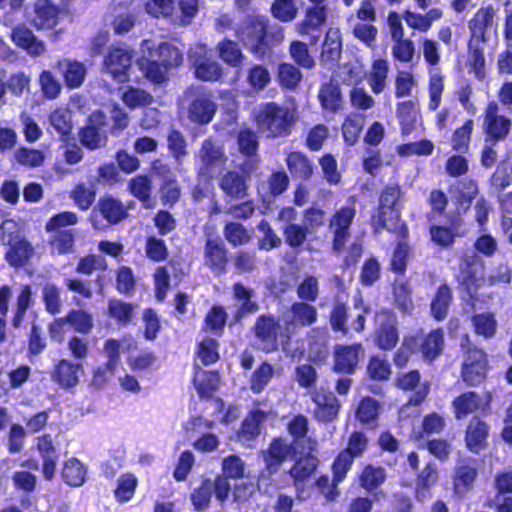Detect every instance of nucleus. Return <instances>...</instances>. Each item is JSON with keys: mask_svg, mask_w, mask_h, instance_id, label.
I'll use <instances>...</instances> for the list:
<instances>
[{"mask_svg": "<svg viewBox=\"0 0 512 512\" xmlns=\"http://www.w3.org/2000/svg\"><path fill=\"white\" fill-rule=\"evenodd\" d=\"M379 328L376 332V343L383 350H391L399 340L397 316L387 310L376 316Z\"/></svg>", "mask_w": 512, "mask_h": 512, "instance_id": "nucleus-14", "label": "nucleus"}, {"mask_svg": "<svg viewBox=\"0 0 512 512\" xmlns=\"http://www.w3.org/2000/svg\"><path fill=\"white\" fill-rule=\"evenodd\" d=\"M396 113L401 124L402 133L409 134L413 130V125L416 121L414 103L412 101L398 103Z\"/></svg>", "mask_w": 512, "mask_h": 512, "instance_id": "nucleus-57", "label": "nucleus"}, {"mask_svg": "<svg viewBox=\"0 0 512 512\" xmlns=\"http://www.w3.org/2000/svg\"><path fill=\"white\" fill-rule=\"evenodd\" d=\"M213 486L212 480L205 479L198 488L193 490L190 498L196 511L201 512L209 507L213 494Z\"/></svg>", "mask_w": 512, "mask_h": 512, "instance_id": "nucleus-50", "label": "nucleus"}, {"mask_svg": "<svg viewBox=\"0 0 512 512\" xmlns=\"http://www.w3.org/2000/svg\"><path fill=\"white\" fill-rule=\"evenodd\" d=\"M385 480L386 472L384 468L371 464L364 467L360 476L361 486L369 492L376 490Z\"/></svg>", "mask_w": 512, "mask_h": 512, "instance_id": "nucleus-46", "label": "nucleus"}, {"mask_svg": "<svg viewBox=\"0 0 512 512\" xmlns=\"http://www.w3.org/2000/svg\"><path fill=\"white\" fill-rule=\"evenodd\" d=\"M487 374V357L483 350L469 347L462 365L463 381L469 386L480 384Z\"/></svg>", "mask_w": 512, "mask_h": 512, "instance_id": "nucleus-9", "label": "nucleus"}, {"mask_svg": "<svg viewBox=\"0 0 512 512\" xmlns=\"http://www.w3.org/2000/svg\"><path fill=\"white\" fill-rule=\"evenodd\" d=\"M199 173L206 177H214L226 164L228 158L223 147L212 139L203 141L198 152Z\"/></svg>", "mask_w": 512, "mask_h": 512, "instance_id": "nucleus-7", "label": "nucleus"}, {"mask_svg": "<svg viewBox=\"0 0 512 512\" xmlns=\"http://www.w3.org/2000/svg\"><path fill=\"white\" fill-rule=\"evenodd\" d=\"M0 239L9 246L5 259L13 267H22L33 254V246L25 238L20 224L12 218H4L0 224Z\"/></svg>", "mask_w": 512, "mask_h": 512, "instance_id": "nucleus-1", "label": "nucleus"}, {"mask_svg": "<svg viewBox=\"0 0 512 512\" xmlns=\"http://www.w3.org/2000/svg\"><path fill=\"white\" fill-rule=\"evenodd\" d=\"M438 479V473L435 466L427 464L423 471L418 475L416 482V497L419 501H425L430 497V489L435 485Z\"/></svg>", "mask_w": 512, "mask_h": 512, "instance_id": "nucleus-40", "label": "nucleus"}, {"mask_svg": "<svg viewBox=\"0 0 512 512\" xmlns=\"http://www.w3.org/2000/svg\"><path fill=\"white\" fill-rule=\"evenodd\" d=\"M291 324L311 326L317 320V309L306 302H295L290 308Z\"/></svg>", "mask_w": 512, "mask_h": 512, "instance_id": "nucleus-36", "label": "nucleus"}, {"mask_svg": "<svg viewBox=\"0 0 512 512\" xmlns=\"http://www.w3.org/2000/svg\"><path fill=\"white\" fill-rule=\"evenodd\" d=\"M154 55L167 69L180 65L183 60L182 53L168 43H161Z\"/></svg>", "mask_w": 512, "mask_h": 512, "instance_id": "nucleus-58", "label": "nucleus"}, {"mask_svg": "<svg viewBox=\"0 0 512 512\" xmlns=\"http://www.w3.org/2000/svg\"><path fill=\"white\" fill-rule=\"evenodd\" d=\"M220 376L217 372L197 371L194 385L201 397H210L218 388Z\"/></svg>", "mask_w": 512, "mask_h": 512, "instance_id": "nucleus-45", "label": "nucleus"}, {"mask_svg": "<svg viewBox=\"0 0 512 512\" xmlns=\"http://www.w3.org/2000/svg\"><path fill=\"white\" fill-rule=\"evenodd\" d=\"M58 10L50 0H37L34 5L33 25L38 29H51L57 24Z\"/></svg>", "mask_w": 512, "mask_h": 512, "instance_id": "nucleus-25", "label": "nucleus"}, {"mask_svg": "<svg viewBox=\"0 0 512 512\" xmlns=\"http://www.w3.org/2000/svg\"><path fill=\"white\" fill-rule=\"evenodd\" d=\"M50 125L61 135H68L71 132V114L67 109L59 108L49 116Z\"/></svg>", "mask_w": 512, "mask_h": 512, "instance_id": "nucleus-64", "label": "nucleus"}, {"mask_svg": "<svg viewBox=\"0 0 512 512\" xmlns=\"http://www.w3.org/2000/svg\"><path fill=\"white\" fill-rule=\"evenodd\" d=\"M356 215L354 205L341 207L329 222V231L332 234V249L340 253L350 238V227Z\"/></svg>", "mask_w": 512, "mask_h": 512, "instance_id": "nucleus-6", "label": "nucleus"}, {"mask_svg": "<svg viewBox=\"0 0 512 512\" xmlns=\"http://www.w3.org/2000/svg\"><path fill=\"white\" fill-rule=\"evenodd\" d=\"M318 98L323 109L327 111L336 112L341 108L342 96L337 83L329 82L322 85Z\"/></svg>", "mask_w": 512, "mask_h": 512, "instance_id": "nucleus-35", "label": "nucleus"}, {"mask_svg": "<svg viewBox=\"0 0 512 512\" xmlns=\"http://www.w3.org/2000/svg\"><path fill=\"white\" fill-rule=\"evenodd\" d=\"M104 117L100 112H95L80 132L81 143L90 150H95L106 145L107 136L103 126Z\"/></svg>", "mask_w": 512, "mask_h": 512, "instance_id": "nucleus-15", "label": "nucleus"}, {"mask_svg": "<svg viewBox=\"0 0 512 512\" xmlns=\"http://www.w3.org/2000/svg\"><path fill=\"white\" fill-rule=\"evenodd\" d=\"M486 41L469 40L468 65L474 72L476 78L483 79L485 76L484 45Z\"/></svg>", "mask_w": 512, "mask_h": 512, "instance_id": "nucleus-34", "label": "nucleus"}, {"mask_svg": "<svg viewBox=\"0 0 512 512\" xmlns=\"http://www.w3.org/2000/svg\"><path fill=\"white\" fill-rule=\"evenodd\" d=\"M494 10L492 7L481 8L469 22L471 40L486 41V30L492 26Z\"/></svg>", "mask_w": 512, "mask_h": 512, "instance_id": "nucleus-28", "label": "nucleus"}, {"mask_svg": "<svg viewBox=\"0 0 512 512\" xmlns=\"http://www.w3.org/2000/svg\"><path fill=\"white\" fill-rule=\"evenodd\" d=\"M65 318L67 324L80 334H89L93 329L92 315L84 310H71Z\"/></svg>", "mask_w": 512, "mask_h": 512, "instance_id": "nucleus-52", "label": "nucleus"}, {"mask_svg": "<svg viewBox=\"0 0 512 512\" xmlns=\"http://www.w3.org/2000/svg\"><path fill=\"white\" fill-rule=\"evenodd\" d=\"M511 128V121L499 113V106L495 102L488 104L485 111L484 130L487 142H497L506 138Z\"/></svg>", "mask_w": 512, "mask_h": 512, "instance_id": "nucleus-13", "label": "nucleus"}, {"mask_svg": "<svg viewBox=\"0 0 512 512\" xmlns=\"http://www.w3.org/2000/svg\"><path fill=\"white\" fill-rule=\"evenodd\" d=\"M291 58L302 68L312 69L315 67V60L310 54L307 44L301 41H292L289 47Z\"/></svg>", "mask_w": 512, "mask_h": 512, "instance_id": "nucleus-54", "label": "nucleus"}, {"mask_svg": "<svg viewBox=\"0 0 512 512\" xmlns=\"http://www.w3.org/2000/svg\"><path fill=\"white\" fill-rule=\"evenodd\" d=\"M130 193L143 203L150 200L152 182L147 176L138 175L129 182Z\"/></svg>", "mask_w": 512, "mask_h": 512, "instance_id": "nucleus-60", "label": "nucleus"}, {"mask_svg": "<svg viewBox=\"0 0 512 512\" xmlns=\"http://www.w3.org/2000/svg\"><path fill=\"white\" fill-rule=\"evenodd\" d=\"M364 356L365 350L361 344L336 345L333 350V370L336 373L352 375Z\"/></svg>", "mask_w": 512, "mask_h": 512, "instance_id": "nucleus-11", "label": "nucleus"}, {"mask_svg": "<svg viewBox=\"0 0 512 512\" xmlns=\"http://www.w3.org/2000/svg\"><path fill=\"white\" fill-rule=\"evenodd\" d=\"M273 376V368L268 363H262L257 368L250 380V388L254 393H260L268 385Z\"/></svg>", "mask_w": 512, "mask_h": 512, "instance_id": "nucleus-62", "label": "nucleus"}, {"mask_svg": "<svg viewBox=\"0 0 512 512\" xmlns=\"http://www.w3.org/2000/svg\"><path fill=\"white\" fill-rule=\"evenodd\" d=\"M280 329V323L274 315H260L256 319L253 331L263 351L277 350Z\"/></svg>", "mask_w": 512, "mask_h": 512, "instance_id": "nucleus-12", "label": "nucleus"}, {"mask_svg": "<svg viewBox=\"0 0 512 512\" xmlns=\"http://www.w3.org/2000/svg\"><path fill=\"white\" fill-rule=\"evenodd\" d=\"M194 74L197 79L203 81H216L222 75V68L217 61L209 58L202 64L194 67Z\"/></svg>", "mask_w": 512, "mask_h": 512, "instance_id": "nucleus-63", "label": "nucleus"}, {"mask_svg": "<svg viewBox=\"0 0 512 512\" xmlns=\"http://www.w3.org/2000/svg\"><path fill=\"white\" fill-rule=\"evenodd\" d=\"M99 213L110 225H116L127 218L128 208L117 198L111 195L101 197L95 208L93 215Z\"/></svg>", "mask_w": 512, "mask_h": 512, "instance_id": "nucleus-19", "label": "nucleus"}, {"mask_svg": "<svg viewBox=\"0 0 512 512\" xmlns=\"http://www.w3.org/2000/svg\"><path fill=\"white\" fill-rule=\"evenodd\" d=\"M182 107L187 109L192 122L207 124L212 121L217 105L204 88L190 87L183 94Z\"/></svg>", "mask_w": 512, "mask_h": 512, "instance_id": "nucleus-4", "label": "nucleus"}, {"mask_svg": "<svg viewBox=\"0 0 512 512\" xmlns=\"http://www.w3.org/2000/svg\"><path fill=\"white\" fill-rule=\"evenodd\" d=\"M474 331L477 335L490 339L494 337L497 330V320L490 312L475 314L471 318Z\"/></svg>", "mask_w": 512, "mask_h": 512, "instance_id": "nucleus-44", "label": "nucleus"}, {"mask_svg": "<svg viewBox=\"0 0 512 512\" xmlns=\"http://www.w3.org/2000/svg\"><path fill=\"white\" fill-rule=\"evenodd\" d=\"M315 404L314 418L318 422L329 423L334 421L339 413V400L332 392L316 391L312 395Z\"/></svg>", "mask_w": 512, "mask_h": 512, "instance_id": "nucleus-17", "label": "nucleus"}, {"mask_svg": "<svg viewBox=\"0 0 512 512\" xmlns=\"http://www.w3.org/2000/svg\"><path fill=\"white\" fill-rule=\"evenodd\" d=\"M401 189L397 185L387 186L381 193L377 215L372 218V225L379 229L392 230L397 226L398 212L395 209L400 198Z\"/></svg>", "mask_w": 512, "mask_h": 512, "instance_id": "nucleus-5", "label": "nucleus"}, {"mask_svg": "<svg viewBox=\"0 0 512 512\" xmlns=\"http://www.w3.org/2000/svg\"><path fill=\"white\" fill-rule=\"evenodd\" d=\"M452 299L451 289L446 284H442L431 303V313L436 320L440 321L446 318Z\"/></svg>", "mask_w": 512, "mask_h": 512, "instance_id": "nucleus-38", "label": "nucleus"}, {"mask_svg": "<svg viewBox=\"0 0 512 512\" xmlns=\"http://www.w3.org/2000/svg\"><path fill=\"white\" fill-rule=\"evenodd\" d=\"M223 235L232 246H241L250 242L251 236L247 229L240 223L229 222L223 229Z\"/></svg>", "mask_w": 512, "mask_h": 512, "instance_id": "nucleus-53", "label": "nucleus"}, {"mask_svg": "<svg viewBox=\"0 0 512 512\" xmlns=\"http://www.w3.org/2000/svg\"><path fill=\"white\" fill-rule=\"evenodd\" d=\"M286 164L294 177L307 180L313 174V163L301 152H291L288 154Z\"/></svg>", "mask_w": 512, "mask_h": 512, "instance_id": "nucleus-31", "label": "nucleus"}, {"mask_svg": "<svg viewBox=\"0 0 512 512\" xmlns=\"http://www.w3.org/2000/svg\"><path fill=\"white\" fill-rule=\"evenodd\" d=\"M258 127L271 137H284L290 134L296 122L295 111L274 102L260 106L256 115Z\"/></svg>", "mask_w": 512, "mask_h": 512, "instance_id": "nucleus-2", "label": "nucleus"}, {"mask_svg": "<svg viewBox=\"0 0 512 512\" xmlns=\"http://www.w3.org/2000/svg\"><path fill=\"white\" fill-rule=\"evenodd\" d=\"M342 50V43L337 30H329L326 34L320 59L323 63L336 62L339 60Z\"/></svg>", "mask_w": 512, "mask_h": 512, "instance_id": "nucleus-42", "label": "nucleus"}, {"mask_svg": "<svg viewBox=\"0 0 512 512\" xmlns=\"http://www.w3.org/2000/svg\"><path fill=\"white\" fill-rule=\"evenodd\" d=\"M485 281L483 260L475 253L466 255L460 266L459 282L461 285L470 296H473Z\"/></svg>", "mask_w": 512, "mask_h": 512, "instance_id": "nucleus-8", "label": "nucleus"}, {"mask_svg": "<svg viewBox=\"0 0 512 512\" xmlns=\"http://www.w3.org/2000/svg\"><path fill=\"white\" fill-rule=\"evenodd\" d=\"M488 435V426L478 418H473L467 428L466 443L472 452H479L484 448Z\"/></svg>", "mask_w": 512, "mask_h": 512, "instance_id": "nucleus-29", "label": "nucleus"}, {"mask_svg": "<svg viewBox=\"0 0 512 512\" xmlns=\"http://www.w3.org/2000/svg\"><path fill=\"white\" fill-rule=\"evenodd\" d=\"M220 59L233 68L244 65L246 56L240 50L238 44L230 39H224L217 45Z\"/></svg>", "mask_w": 512, "mask_h": 512, "instance_id": "nucleus-30", "label": "nucleus"}, {"mask_svg": "<svg viewBox=\"0 0 512 512\" xmlns=\"http://www.w3.org/2000/svg\"><path fill=\"white\" fill-rule=\"evenodd\" d=\"M444 90V76L440 70L433 68L429 72V103L430 110L435 111L441 103V97Z\"/></svg>", "mask_w": 512, "mask_h": 512, "instance_id": "nucleus-47", "label": "nucleus"}, {"mask_svg": "<svg viewBox=\"0 0 512 512\" xmlns=\"http://www.w3.org/2000/svg\"><path fill=\"white\" fill-rule=\"evenodd\" d=\"M11 38L13 42L25 49L31 55H40L45 47L42 41L38 40L33 32L25 26H17L12 30Z\"/></svg>", "mask_w": 512, "mask_h": 512, "instance_id": "nucleus-26", "label": "nucleus"}, {"mask_svg": "<svg viewBox=\"0 0 512 512\" xmlns=\"http://www.w3.org/2000/svg\"><path fill=\"white\" fill-rule=\"evenodd\" d=\"M444 333L437 329L430 332L421 344L423 356L426 359L433 360L443 349Z\"/></svg>", "mask_w": 512, "mask_h": 512, "instance_id": "nucleus-51", "label": "nucleus"}, {"mask_svg": "<svg viewBox=\"0 0 512 512\" xmlns=\"http://www.w3.org/2000/svg\"><path fill=\"white\" fill-rule=\"evenodd\" d=\"M42 298L48 313L55 315L61 311L63 306L61 288L56 284L47 282L42 289Z\"/></svg>", "mask_w": 512, "mask_h": 512, "instance_id": "nucleus-49", "label": "nucleus"}, {"mask_svg": "<svg viewBox=\"0 0 512 512\" xmlns=\"http://www.w3.org/2000/svg\"><path fill=\"white\" fill-rule=\"evenodd\" d=\"M482 406L481 397L475 392H466L453 401L455 417L461 419Z\"/></svg>", "mask_w": 512, "mask_h": 512, "instance_id": "nucleus-41", "label": "nucleus"}, {"mask_svg": "<svg viewBox=\"0 0 512 512\" xmlns=\"http://www.w3.org/2000/svg\"><path fill=\"white\" fill-rule=\"evenodd\" d=\"M477 477L476 460H463L455 470L454 489L457 494L468 492Z\"/></svg>", "mask_w": 512, "mask_h": 512, "instance_id": "nucleus-24", "label": "nucleus"}, {"mask_svg": "<svg viewBox=\"0 0 512 512\" xmlns=\"http://www.w3.org/2000/svg\"><path fill=\"white\" fill-rule=\"evenodd\" d=\"M364 126V117L361 115H351L347 117L342 125V133L345 142L348 145H354Z\"/></svg>", "mask_w": 512, "mask_h": 512, "instance_id": "nucleus-56", "label": "nucleus"}, {"mask_svg": "<svg viewBox=\"0 0 512 512\" xmlns=\"http://www.w3.org/2000/svg\"><path fill=\"white\" fill-rule=\"evenodd\" d=\"M396 385L401 390L414 392L408 401V404L413 406L420 405L427 397L430 389L428 383L421 382V376L417 370L399 374Z\"/></svg>", "mask_w": 512, "mask_h": 512, "instance_id": "nucleus-16", "label": "nucleus"}, {"mask_svg": "<svg viewBox=\"0 0 512 512\" xmlns=\"http://www.w3.org/2000/svg\"><path fill=\"white\" fill-rule=\"evenodd\" d=\"M150 58L139 60V67L145 76L155 83H162L166 80L168 69L155 58L154 53H150Z\"/></svg>", "mask_w": 512, "mask_h": 512, "instance_id": "nucleus-43", "label": "nucleus"}, {"mask_svg": "<svg viewBox=\"0 0 512 512\" xmlns=\"http://www.w3.org/2000/svg\"><path fill=\"white\" fill-rule=\"evenodd\" d=\"M389 72V66L386 60L378 59L372 64L371 70L367 76L368 84L375 94H380L386 87V80Z\"/></svg>", "mask_w": 512, "mask_h": 512, "instance_id": "nucleus-37", "label": "nucleus"}, {"mask_svg": "<svg viewBox=\"0 0 512 512\" xmlns=\"http://www.w3.org/2000/svg\"><path fill=\"white\" fill-rule=\"evenodd\" d=\"M83 374L81 363H73L70 360L62 359L55 365L52 379L61 388L69 389L79 383L80 376Z\"/></svg>", "mask_w": 512, "mask_h": 512, "instance_id": "nucleus-21", "label": "nucleus"}, {"mask_svg": "<svg viewBox=\"0 0 512 512\" xmlns=\"http://www.w3.org/2000/svg\"><path fill=\"white\" fill-rule=\"evenodd\" d=\"M278 80L281 86L293 90L302 80V73L293 64L282 63L278 67Z\"/></svg>", "mask_w": 512, "mask_h": 512, "instance_id": "nucleus-55", "label": "nucleus"}, {"mask_svg": "<svg viewBox=\"0 0 512 512\" xmlns=\"http://www.w3.org/2000/svg\"><path fill=\"white\" fill-rule=\"evenodd\" d=\"M266 416V412L261 409L252 410L242 423L240 438L251 440L257 437L261 432V424L266 420Z\"/></svg>", "mask_w": 512, "mask_h": 512, "instance_id": "nucleus-39", "label": "nucleus"}, {"mask_svg": "<svg viewBox=\"0 0 512 512\" xmlns=\"http://www.w3.org/2000/svg\"><path fill=\"white\" fill-rule=\"evenodd\" d=\"M204 262L216 275L225 273L228 258L224 242L219 238H209L204 247Z\"/></svg>", "mask_w": 512, "mask_h": 512, "instance_id": "nucleus-18", "label": "nucleus"}, {"mask_svg": "<svg viewBox=\"0 0 512 512\" xmlns=\"http://www.w3.org/2000/svg\"><path fill=\"white\" fill-rule=\"evenodd\" d=\"M219 188L229 198L240 200L246 197L248 185L246 177L235 170L226 171L219 178Z\"/></svg>", "mask_w": 512, "mask_h": 512, "instance_id": "nucleus-23", "label": "nucleus"}, {"mask_svg": "<svg viewBox=\"0 0 512 512\" xmlns=\"http://www.w3.org/2000/svg\"><path fill=\"white\" fill-rule=\"evenodd\" d=\"M134 51L127 46H112L104 59V67L115 80L124 82L128 79Z\"/></svg>", "mask_w": 512, "mask_h": 512, "instance_id": "nucleus-10", "label": "nucleus"}, {"mask_svg": "<svg viewBox=\"0 0 512 512\" xmlns=\"http://www.w3.org/2000/svg\"><path fill=\"white\" fill-rule=\"evenodd\" d=\"M96 192L93 187L84 183L78 184L70 194L71 199L83 211L88 210L95 201Z\"/></svg>", "mask_w": 512, "mask_h": 512, "instance_id": "nucleus-59", "label": "nucleus"}, {"mask_svg": "<svg viewBox=\"0 0 512 512\" xmlns=\"http://www.w3.org/2000/svg\"><path fill=\"white\" fill-rule=\"evenodd\" d=\"M233 297L236 300L237 311L235 319L237 321L242 318L255 314L259 310V305L255 301V291L244 286L242 283H235L232 288Z\"/></svg>", "mask_w": 512, "mask_h": 512, "instance_id": "nucleus-22", "label": "nucleus"}, {"mask_svg": "<svg viewBox=\"0 0 512 512\" xmlns=\"http://www.w3.org/2000/svg\"><path fill=\"white\" fill-rule=\"evenodd\" d=\"M326 19L325 8L316 6L309 8L305 18L296 25V30L300 35H309V42L314 45L320 38V28Z\"/></svg>", "mask_w": 512, "mask_h": 512, "instance_id": "nucleus-20", "label": "nucleus"}, {"mask_svg": "<svg viewBox=\"0 0 512 512\" xmlns=\"http://www.w3.org/2000/svg\"><path fill=\"white\" fill-rule=\"evenodd\" d=\"M268 20L259 15L247 16L236 28V36L257 57L263 58L267 51L266 30Z\"/></svg>", "mask_w": 512, "mask_h": 512, "instance_id": "nucleus-3", "label": "nucleus"}, {"mask_svg": "<svg viewBox=\"0 0 512 512\" xmlns=\"http://www.w3.org/2000/svg\"><path fill=\"white\" fill-rule=\"evenodd\" d=\"M86 474V467L76 458L68 459L61 472L64 482L73 487L82 486L86 480Z\"/></svg>", "mask_w": 512, "mask_h": 512, "instance_id": "nucleus-32", "label": "nucleus"}, {"mask_svg": "<svg viewBox=\"0 0 512 512\" xmlns=\"http://www.w3.org/2000/svg\"><path fill=\"white\" fill-rule=\"evenodd\" d=\"M478 192L477 184L474 181L459 182L451 190L452 200L457 204V213L461 214L467 211L472 200Z\"/></svg>", "mask_w": 512, "mask_h": 512, "instance_id": "nucleus-27", "label": "nucleus"}, {"mask_svg": "<svg viewBox=\"0 0 512 512\" xmlns=\"http://www.w3.org/2000/svg\"><path fill=\"white\" fill-rule=\"evenodd\" d=\"M65 83L70 88H78L83 83L86 76V68L83 63L78 61L65 60L59 63Z\"/></svg>", "mask_w": 512, "mask_h": 512, "instance_id": "nucleus-33", "label": "nucleus"}, {"mask_svg": "<svg viewBox=\"0 0 512 512\" xmlns=\"http://www.w3.org/2000/svg\"><path fill=\"white\" fill-rule=\"evenodd\" d=\"M307 228L300 224L288 223L283 228L285 242L291 248H297L304 244L308 234Z\"/></svg>", "mask_w": 512, "mask_h": 512, "instance_id": "nucleus-61", "label": "nucleus"}, {"mask_svg": "<svg viewBox=\"0 0 512 512\" xmlns=\"http://www.w3.org/2000/svg\"><path fill=\"white\" fill-rule=\"evenodd\" d=\"M138 480L135 475L125 473L117 480V486L114 491L116 500L120 503L128 502L134 496Z\"/></svg>", "mask_w": 512, "mask_h": 512, "instance_id": "nucleus-48", "label": "nucleus"}]
</instances>
